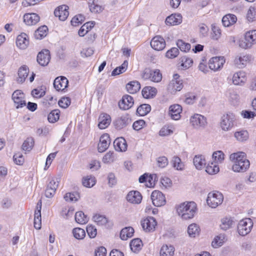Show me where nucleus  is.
<instances>
[{"instance_id":"1","label":"nucleus","mask_w":256,"mask_h":256,"mask_svg":"<svg viewBox=\"0 0 256 256\" xmlns=\"http://www.w3.org/2000/svg\"><path fill=\"white\" fill-rule=\"evenodd\" d=\"M178 215L184 220L194 218L196 211V204L194 202H184L178 206L176 210Z\"/></svg>"},{"instance_id":"2","label":"nucleus","mask_w":256,"mask_h":256,"mask_svg":"<svg viewBox=\"0 0 256 256\" xmlns=\"http://www.w3.org/2000/svg\"><path fill=\"white\" fill-rule=\"evenodd\" d=\"M256 44V30L247 32L244 36V40H240L239 46L244 49L250 48Z\"/></svg>"},{"instance_id":"3","label":"nucleus","mask_w":256,"mask_h":256,"mask_svg":"<svg viewBox=\"0 0 256 256\" xmlns=\"http://www.w3.org/2000/svg\"><path fill=\"white\" fill-rule=\"evenodd\" d=\"M224 200L222 194L218 192H210L206 199L208 204L212 208H216Z\"/></svg>"},{"instance_id":"4","label":"nucleus","mask_w":256,"mask_h":256,"mask_svg":"<svg viewBox=\"0 0 256 256\" xmlns=\"http://www.w3.org/2000/svg\"><path fill=\"white\" fill-rule=\"evenodd\" d=\"M235 120V116L232 112H228L223 115L220 122V126L222 130L224 131L230 130L234 126Z\"/></svg>"},{"instance_id":"5","label":"nucleus","mask_w":256,"mask_h":256,"mask_svg":"<svg viewBox=\"0 0 256 256\" xmlns=\"http://www.w3.org/2000/svg\"><path fill=\"white\" fill-rule=\"evenodd\" d=\"M183 86L182 80H180V76L176 74H174L173 79L168 84L167 89L170 92L174 94L176 92L180 91Z\"/></svg>"},{"instance_id":"6","label":"nucleus","mask_w":256,"mask_h":256,"mask_svg":"<svg viewBox=\"0 0 256 256\" xmlns=\"http://www.w3.org/2000/svg\"><path fill=\"white\" fill-rule=\"evenodd\" d=\"M253 223L250 218L243 219L240 221L238 225V231L241 236H246L250 231Z\"/></svg>"},{"instance_id":"7","label":"nucleus","mask_w":256,"mask_h":256,"mask_svg":"<svg viewBox=\"0 0 256 256\" xmlns=\"http://www.w3.org/2000/svg\"><path fill=\"white\" fill-rule=\"evenodd\" d=\"M192 126L196 130L204 128L207 125L206 118L200 114H194L190 118Z\"/></svg>"},{"instance_id":"8","label":"nucleus","mask_w":256,"mask_h":256,"mask_svg":"<svg viewBox=\"0 0 256 256\" xmlns=\"http://www.w3.org/2000/svg\"><path fill=\"white\" fill-rule=\"evenodd\" d=\"M151 199L153 204L157 207L166 204V200L164 194L159 190H154L151 194Z\"/></svg>"},{"instance_id":"9","label":"nucleus","mask_w":256,"mask_h":256,"mask_svg":"<svg viewBox=\"0 0 256 256\" xmlns=\"http://www.w3.org/2000/svg\"><path fill=\"white\" fill-rule=\"evenodd\" d=\"M156 224V219L152 216H148L141 222L142 228L146 232L154 231Z\"/></svg>"},{"instance_id":"10","label":"nucleus","mask_w":256,"mask_h":256,"mask_svg":"<svg viewBox=\"0 0 256 256\" xmlns=\"http://www.w3.org/2000/svg\"><path fill=\"white\" fill-rule=\"evenodd\" d=\"M225 62V59L223 56H216L210 58L208 64L210 69L216 71L222 68Z\"/></svg>"},{"instance_id":"11","label":"nucleus","mask_w":256,"mask_h":256,"mask_svg":"<svg viewBox=\"0 0 256 256\" xmlns=\"http://www.w3.org/2000/svg\"><path fill=\"white\" fill-rule=\"evenodd\" d=\"M12 98L16 108H22L26 106V102L24 100V94L22 90H15L12 94Z\"/></svg>"},{"instance_id":"12","label":"nucleus","mask_w":256,"mask_h":256,"mask_svg":"<svg viewBox=\"0 0 256 256\" xmlns=\"http://www.w3.org/2000/svg\"><path fill=\"white\" fill-rule=\"evenodd\" d=\"M50 60V52L48 50H43L37 56V62L42 66H46Z\"/></svg>"},{"instance_id":"13","label":"nucleus","mask_w":256,"mask_h":256,"mask_svg":"<svg viewBox=\"0 0 256 256\" xmlns=\"http://www.w3.org/2000/svg\"><path fill=\"white\" fill-rule=\"evenodd\" d=\"M131 120L128 114L123 115L116 118L113 124L116 129L122 130L130 124Z\"/></svg>"},{"instance_id":"14","label":"nucleus","mask_w":256,"mask_h":256,"mask_svg":"<svg viewBox=\"0 0 256 256\" xmlns=\"http://www.w3.org/2000/svg\"><path fill=\"white\" fill-rule=\"evenodd\" d=\"M134 104L133 98L128 94L124 95L118 102L120 108L123 110H128L131 108Z\"/></svg>"},{"instance_id":"15","label":"nucleus","mask_w":256,"mask_h":256,"mask_svg":"<svg viewBox=\"0 0 256 256\" xmlns=\"http://www.w3.org/2000/svg\"><path fill=\"white\" fill-rule=\"evenodd\" d=\"M110 143V140L109 134H102L100 138V142L98 144V151L100 152H102L106 150L108 148Z\"/></svg>"},{"instance_id":"16","label":"nucleus","mask_w":256,"mask_h":256,"mask_svg":"<svg viewBox=\"0 0 256 256\" xmlns=\"http://www.w3.org/2000/svg\"><path fill=\"white\" fill-rule=\"evenodd\" d=\"M68 7L66 5H62L58 6L54 12V16L58 17L62 21L65 20L68 16Z\"/></svg>"},{"instance_id":"17","label":"nucleus","mask_w":256,"mask_h":256,"mask_svg":"<svg viewBox=\"0 0 256 256\" xmlns=\"http://www.w3.org/2000/svg\"><path fill=\"white\" fill-rule=\"evenodd\" d=\"M150 46L152 48L156 50H162L166 46L164 40L160 36H154L150 42Z\"/></svg>"},{"instance_id":"18","label":"nucleus","mask_w":256,"mask_h":256,"mask_svg":"<svg viewBox=\"0 0 256 256\" xmlns=\"http://www.w3.org/2000/svg\"><path fill=\"white\" fill-rule=\"evenodd\" d=\"M68 81L64 76L57 77L54 80V86L57 90H64L68 86Z\"/></svg>"},{"instance_id":"19","label":"nucleus","mask_w":256,"mask_h":256,"mask_svg":"<svg viewBox=\"0 0 256 256\" xmlns=\"http://www.w3.org/2000/svg\"><path fill=\"white\" fill-rule=\"evenodd\" d=\"M16 44L21 50L26 49L29 44L28 35L24 32L18 35L16 38Z\"/></svg>"},{"instance_id":"20","label":"nucleus","mask_w":256,"mask_h":256,"mask_svg":"<svg viewBox=\"0 0 256 256\" xmlns=\"http://www.w3.org/2000/svg\"><path fill=\"white\" fill-rule=\"evenodd\" d=\"M182 112L181 106L175 104L170 106L169 108V114L172 119L178 120L180 118V113Z\"/></svg>"},{"instance_id":"21","label":"nucleus","mask_w":256,"mask_h":256,"mask_svg":"<svg viewBox=\"0 0 256 256\" xmlns=\"http://www.w3.org/2000/svg\"><path fill=\"white\" fill-rule=\"evenodd\" d=\"M250 163L248 160L237 162L233 164L232 169L235 172H246L250 167Z\"/></svg>"},{"instance_id":"22","label":"nucleus","mask_w":256,"mask_h":256,"mask_svg":"<svg viewBox=\"0 0 256 256\" xmlns=\"http://www.w3.org/2000/svg\"><path fill=\"white\" fill-rule=\"evenodd\" d=\"M40 19L39 16L35 13L26 14L24 16V22L28 26L36 24Z\"/></svg>"},{"instance_id":"23","label":"nucleus","mask_w":256,"mask_h":256,"mask_svg":"<svg viewBox=\"0 0 256 256\" xmlns=\"http://www.w3.org/2000/svg\"><path fill=\"white\" fill-rule=\"evenodd\" d=\"M98 126L100 129H104L110 124L111 118L107 114L103 113L100 114L98 118Z\"/></svg>"},{"instance_id":"24","label":"nucleus","mask_w":256,"mask_h":256,"mask_svg":"<svg viewBox=\"0 0 256 256\" xmlns=\"http://www.w3.org/2000/svg\"><path fill=\"white\" fill-rule=\"evenodd\" d=\"M126 200L132 204H140L142 200V196L138 191L130 192L126 196Z\"/></svg>"},{"instance_id":"25","label":"nucleus","mask_w":256,"mask_h":256,"mask_svg":"<svg viewBox=\"0 0 256 256\" xmlns=\"http://www.w3.org/2000/svg\"><path fill=\"white\" fill-rule=\"evenodd\" d=\"M182 22V16L180 14H172L168 16L165 22L166 25L175 26L180 24Z\"/></svg>"},{"instance_id":"26","label":"nucleus","mask_w":256,"mask_h":256,"mask_svg":"<svg viewBox=\"0 0 256 256\" xmlns=\"http://www.w3.org/2000/svg\"><path fill=\"white\" fill-rule=\"evenodd\" d=\"M115 150L118 152H125L127 150V144L122 137L116 138L114 142Z\"/></svg>"},{"instance_id":"27","label":"nucleus","mask_w":256,"mask_h":256,"mask_svg":"<svg viewBox=\"0 0 256 256\" xmlns=\"http://www.w3.org/2000/svg\"><path fill=\"white\" fill-rule=\"evenodd\" d=\"M246 80L245 73L242 71L235 73L232 77V82L235 85L244 84Z\"/></svg>"},{"instance_id":"28","label":"nucleus","mask_w":256,"mask_h":256,"mask_svg":"<svg viewBox=\"0 0 256 256\" xmlns=\"http://www.w3.org/2000/svg\"><path fill=\"white\" fill-rule=\"evenodd\" d=\"M193 162L196 168L198 170H202L204 168L206 165L205 158L202 155L196 156L194 158Z\"/></svg>"},{"instance_id":"29","label":"nucleus","mask_w":256,"mask_h":256,"mask_svg":"<svg viewBox=\"0 0 256 256\" xmlns=\"http://www.w3.org/2000/svg\"><path fill=\"white\" fill-rule=\"evenodd\" d=\"M237 20L236 16L233 14H228L225 15L222 18L223 25L226 27L234 24Z\"/></svg>"},{"instance_id":"30","label":"nucleus","mask_w":256,"mask_h":256,"mask_svg":"<svg viewBox=\"0 0 256 256\" xmlns=\"http://www.w3.org/2000/svg\"><path fill=\"white\" fill-rule=\"evenodd\" d=\"M28 72L29 68L27 66H23L20 67L18 70V82L20 83L24 82L27 78Z\"/></svg>"},{"instance_id":"31","label":"nucleus","mask_w":256,"mask_h":256,"mask_svg":"<svg viewBox=\"0 0 256 256\" xmlns=\"http://www.w3.org/2000/svg\"><path fill=\"white\" fill-rule=\"evenodd\" d=\"M142 95L146 98H152L157 93L156 88L151 86H146L142 90Z\"/></svg>"},{"instance_id":"32","label":"nucleus","mask_w":256,"mask_h":256,"mask_svg":"<svg viewBox=\"0 0 256 256\" xmlns=\"http://www.w3.org/2000/svg\"><path fill=\"white\" fill-rule=\"evenodd\" d=\"M134 232L132 227H126L120 231V238L122 240H126L133 236Z\"/></svg>"},{"instance_id":"33","label":"nucleus","mask_w":256,"mask_h":256,"mask_svg":"<svg viewBox=\"0 0 256 256\" xmlns=\"http://www.w3.org/2000/svg\"><path fill=\"white\" fill-rule=\"evenodd\" d=\"M230 159L234 164L237 163V162H243L244 160H248L246 158V154L242 152L231 154L230 156Z\"/></svg>"},{"instance_id":"34","label":"nucleus","mask_w":256,"mask_h":256,"mask_svg":"<svg viewBox=\"0 0 256 256\" xmlns=\"http://www.w3.org/2000/svg\"><path fill=\"white\" fill-rule=\"evenodd\" d=\"M174 248L172 245H164L160 250V256H173Z\"/></svg>"},{"instance_id":"35","label":"nucleus","mask_w":256,"mask_h":256,"mask_svg":"<svg viewBox=\"0 0 256 256\" xmlns=\"http://www.w3.org/2000/svg\"><path fill=\"white\" fill-rule=\"evenodd\" d=\"M126 88L130 94H135L140 88V84L137 81H132L126 85Z\"/></svg>"},{"instance_id":"36","label":"nucleus","mask_w":256,"mask_h":256,"mask_svg":"<svg viewBox=\"0 0 256 256\" xmlns=\"http://www.w3.org/2000/svg\"><path fill=\"white\" fill-rule=\"evenodd\" d=\"M48 28L46 26H42L38 28L34 32V36L36 39L41 40L47 34Z\"/></svg>"},{"instance_id":"37","label":"nucleus","mask_w":256,"mask_h":256,"mask_svg":"<svg viewBox=\"0 0 256 256\" xmlns=\"http://www.w3.org/2000/svg\"><path fill=\"white\" fill-rule=\"evenodd\" d=\"M200 228L196 224H190L188 228V233L191 238H195L199 234Z\"/></svg>"},{"instance_id":"38","label":"nucleus","mask_w":256,"mask_h":256,"mask_svg":"<svg viewBox=\"0 0 256 256\" xmlns=\"http://www.w3.org/2000/svg\"><path fill=\"white\" fill-rule=\"evenodd\" d=\"M151 110V107L148 104H142L139 106L136 110V112L140 116L147 114Z\"/></svg>"},{"instance_id":"39","label":"nucleus","mask_w":256,"mask_h":256,"mask_svg":"<svg viewBox=\"0 0 256 256\" xmlns=\"http://www.w3.org/2000/svg\"><path fill=\"white\" fill-rule=\"evenodd\" d=\"M75 220L76 222L82 224H85L88 222V218L82 212L80 211L76 213Z\"/></svg>"},{"instance_id":"40","label":"nucleus","mask_w":256,"mask_h":256,"mask_svg":"<svg viewBox=\"0 0 256 256\" xmlns=\"http://www.w3.org/2000/svg\"><path fill=\"white\" fill-rule=\"evenodd\" d=\"M234 137L240 142H244L248 138V133L246 130H240L234 133Z\"/></svg>"},{"instance_id":"41","label":"nucleus","mask_w":256,"mask_h":256,"mask_svg":"<svg viewBox=\"0 0 256 256\" xmlns=\"http://www.w3.org/2000/svg\"><path fill=\"white\" fill-rule=\"evenodd\" d=\"M60 111L58 110H52L48 116V120L50 123H54L58 121L60 118Z\"/></svg>"},{"instance_id":"42","label":"nucleus","mask_w":256,"mask_h":256,"mask_svg":"<svg viewBox=\"0 0 256 256\" xmlns=\"http://www.w3.org/2000/svg\"><path fill=\"white\" fill-rule=\"evenodd\" d=\"M90 1L91 0H89L88 7L92 12L95 14L100 13L103 10L104 8L101 6L95 4L94 0Z\"/></svg>"},{"instance_id":"43","label":"nucleus","mask_w":256,"mask_h":256,"mask_svg":"<svg viewBox=\"0 0 256 256\" xmlns=\"http://www.w3.org/2000/svg\"><path fill=\"white\" fill-rule=\"evenodd\" d=\"M128 64V62L126 60L124 61L120 66L112 70V76H115L124 72L127 68Z\"/></svg>"},{"instance_id":"44","label":"nucleus","mask_w":256,"mask_h":256,"mask_svg":"<svg viewBox=\"0 0 256 256\" xmlns=\"http://www.w3.org/2000/svg\"><path fill=\"white\" fill-rule=\"evenodd\" d=\"M222 224L220 225L221 229L226 230L230 228L233 222L231 218L226 217L222 219Z\"/></svg>"},{"instance_id":"45","label":"nucleus","mask_w":256,"mask_h":256,"mask_svg":"<svg viewBox=\"0 0 256 256\" xmlns=\"http://www.w3.org/2000/svg\"><path fill=\"white\" fill-rule=\"evenodd\" d=\"M95 184V178L92 176H86L83 178L82 184L86 187L91 188Z\"/></svg>"},{"instance_id":"46","label":"nucleus","mask_w":256,"mask_h":256,"mask_svg":"<svg viewBox=\"0 0 256 256\" xmlns=\"http://www.w3.org/2000/svg\"><path fill=\"white\" fill-rule=\"evenodd\" d=\"M172 163L173 167L177 170H182L184 168V165L182 162L181 159L177 156L172 158Z\"/></svg>"},{"instance_id":"47","label":"nucleus","mask_w":256,"mask_h":256,"mask_svg":"<svg viewBox=\"0 0 256 256\" xmlns=\"http://www.w3.org/2000/svg\"><path fill=\"white\" fill-rule=\"evenodd\" d=\"M72 234L74 237L78 240H82L86 236L84 230L80 228H76L73 229Z\"/></svg>"},{"instance_id":"48","label":"nucleus","mask_w":256,"mask_h":256,"mask_svg":"<svg viewBox=\"0 0 256 256\" xmlns=\"http://www.w3.org/2000/svg\"><path fill=\"white\" fill-rule=\"evenodd\" d=\"M142 244V240L140 238H134L131 240L130 246L132 251L136 252L140 249V246Z\"/></svg>"},{"instance_id":"49","label":"nucleus","mask_w":256,"mask_h":256,"mask_svg":"<svg viewBox=\"0 0 256 256\" xmlns=\"http://www.w3.org/2000/svg\"><path fill=\"white\" fill-rule=\"evenodd\" d=\"M41 212L40 210L36 211L34 216V227L37 229L40 230L41 228Z\"/></svg>"},{"instance_id":"50","label":"nucleus","mask_w":256,"mask_h":256,"mask_svg":"<svg viewBox=\"0 0 256 256\" xmlns=\"http://www.w3.org/2000/svg\"><path fill=\"white\" fill-rule=\"evenodd\" d=\"M246 18L250 22H252L256 20V8L250 7L246 14Z\"/></svg>"},{"instance_id":"51","label":"nucleus","mask_w":256,"mask_h":256,"mask_svg":"<svg viewBox=\"0 0 256 256\" xmlns=\"http://www.w3.org/2000/svg\"><path fill=\"white\" fill-rule=\"evenodd\" d=\"M34 142L32 138H28L24 140L22 145V150L26 152H30L34 146Z\"/></svg>"},{"instance_id":"52","label":"nucleus","mask_w":256,"mask_h":256,"mask_svg":"<svg viewBox=\"0 0 256 256\" xmlns=\"http://www.w3.org/2000/svg\"><path fill=\"white\" fill-rule=\"evenodd\" d=\"M93 219L100 226L105 225L108 222V220L105 216L100 214H96L94 216Z\"/></svg>"},{"instance_id":"53","label":"nucleus","mask_w":256,"mask_h":256,"mask_svg":"<svg viewBox=\"0 0 256 256\" xmlns=\"http://www.w3.org/2000/svg\"><path fill=\"white\" fill-rule=\"evenodd\" d=\"M177 46L180 50L182 52H187L190 49V44L188 43H186L181 40H178L176 42Z\"/></svg>"},{"instance_id":"54","label":"nucleus","mask_w":256,"mask_h":256,"mask_svg":"<svg viewBox=\"0 0 256 256\" xmlns=\"http://www.w3.org/2000/svg\"><path fill=\"white\" fill-rule=\"evenodd\" d=\"M180 60L181 66L185 68H188L190 67L193 63L192 60L186 56H182L180 58Z\"/></svg>"},{"instance_id":"55","label":"nucleus","mask_w":256,"mask_h":256,"mask_svg":"<svg viewBox=\"0 0 256 256\" xmlns=\"http://www.w3.org/2000/svg\"><path fill=\"white\" fill-rule=\"evenodd\" d=\"M172 127L170 126H164L159 132V135L162 136H168L173 133Z\"/></svg>"},{"instance_id":"56","label":"nucleus","mask_w":256,"mask_h":256,"mask_svg":"<svg viewBox=\"0 0 256 256\" xmlns=\"http://www.w3.org/2000/svg\"><path fill=\"white\" fill-rule=\"evenodd\" d=\"M162 75L160 72V70H152V76H151V81L154 82H158L162 80Z\"/></svg>"},{"instance_id":"57","label":"nucleus","mask_w":256,"mask_h":256,"mask_svg":"<svg viewBox=\"0 0 256 256\" xmlns=\"http://www.w3.org/2000/svg\"><path fill=\"white\" fill-rule=\"evenodd\" d=\"M224 154L221 150L215 152L212 154V158L217 163H221L224 160Z\"/></svg>"},{"instance_id":"58","label":"nucleus","mask_w":256,"mask_h":256,"mask_svg":"<svg viewBox=\"0 0 256 256\" xmlns=\"http://www.w3.org/2000/svg\"><path fill=\"white\" fill-rule=\"evenodd\" d=\"M224 235H220L216 236L214 240L212 242V245L214 248H217L222 245L224 242Z\"/></svg>"},{"instance_id":"59","label":"nucleus","mask_w":256,"mask_h":256,"mask_svg":"<svg viewBox=\"0 0 256 256\" xmlns=\"http://www.w3.org/2000/svg\"><path fill=\"white\" fill-rule=\"evenodd\" d=\"M71 103L70 98L69 97H63L58 101V105L60 107L66 108H67Z\"/></svg>"},{"instance_id":"60","label":"nucleus","mask_w":256,"mask_h":256,"mask_svg":"<svg viewBox=\"0 0 256 256\" xmlns=\"http://www.w3.org/2000/svg\"><path fill=\"white\" fill-rule=\"evenodd\" d=\"M79 195L76 192H68L64 196V200L68 202L77 201Z\"/></svg>"},{"instance_id":"61","label":"nucleus","mask_w":256,"mask_h":256,"mask_svg":"<svg viewBox=\"0 0 256 256\" xmlns=\"http://www.w3.org/2000/svg\"><path fill=\"white\" fill-rule=\"evenodd\" d=\"M156 162L158 166L160 168H165L168 164V159L164 156L158 157L156 159Z\"/></svg>"},{"instance_id":"62","label":"nucleus","mask_w":256,"mask_h":256,"mask_svg":"<svg viewBox=\"0 0 256 256\" xmlns=\"http://www.w3.org/2000/svg\"><path fill=\"white\" fill-rule=\"evenodd\" d=\"M206 171L210 174H214L218 172L219 168L216 164L212 163L211 165H208L206 167Z\"/></svg>"},{"instance_id":"63","label":"nucleus","mask_w":256,"mask_h":256,"mask_svg":"<svg viewBox=\"0 0 256 256\" xmlns=\"http://www.w3.org/2000/svg\"><path fill=\"white\" fill-rule=\"evenodd\" d=\"M179 53L178 48H172L170 50L167 51L166 56L170 58H173L176 57Z\"/></svg>"},{"instance_id":"64","label":"nucleus","mask_w":256,"mask_h":256,"mask_svg":"<svg viewBox=\"0 0 256 256\" xmlns=\"http://www.w3.org/2000/svg\"><path fill=\"white\" fill-rule=\"evenodd\" d=\"M58 178H52L51 179H48V183L46 187L50 188H55L57 189L58 186Z\"/></svg>"}]
</instances>
